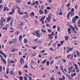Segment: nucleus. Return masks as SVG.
<instances>
[{
	"label": "nucleus",
	"instance_id": "1",
	"mask_svg": "<svg viewBox=\"0 0 80 80\" xmlns=\"http://www.w3.org/2000/svg\"><path fill=\"white\" fill-rule=\"evenodd\" d=\"M71 12H69L68 16H67V18L68 20H69V18H68L69 17V15H70V14H71V16H73L74 15V9L73 8H72L71 10Z\"/></svg>",
	"mask_w": 80,
	"mask_h": 80
},
{
	"label": "nucleus",
	"instance_id": "2",
	"mask_svg": "<svg viewBox=\"0 0 80 80\" xmlns=\"http://www.w3.org/2000/svg\"><path fill=\"white\" fill-rule=\"evenodd\" d=\"M3 21H4V22H6V20L5 19L2 18L0 19V25L2 26V27H3Z\"/></svg>",
	"mask_w": 80,
	"mask_h": 80
},
{
	"label": "nucleus",
	"instance_id": "3",
	"mask_svg": "<svg viewBox=\"0 0 80 80\" xmlns=\"http://www.w3.org/2000/svg\"><path fill=\"white\" fill-rule=\"evenodd\" d=\"M78 16H76L72 20V22L74 23H75V21L77 19H78Z\"/></svg>",
	"mask_w": 80,
	"mask_h": 80
},
{
	"label": "nucleus",
	"instance_id": "4",
	"mask_svg": "<svg viewBox=\"0 0 80 80\" xmlns=\"http://www.w3.org/2000/svg\"><path fill=\"white\" fill-rule=\"evenodd\" d=\"M56 15H63V13L61 11H60L59 10H58V11L56 12Z\"/></svg>",
	"mask_w": 80,
	"mask_h": 80
},
{
	"label": "nucleus",
	"instance_id": "5",
	"mask_svg": "<svg viewBox=\"0 0 80 80\" xmlns=\"http://www.w3.org/2000/svg\"><path fill=\"white\" fill-rule=\"evenodd\" d=\"M51 16H52V13H50L48 15V18H46V20L47 21L49 20H51Z\"/></svg>",
	"mask_w": 80,
	"mask_h": 80
},
{
	"label": "nucleus",
	"instance_id": "6",
	"mask_svg": "<svg viewBox=\"0 0 80 80\" xmlns=\"http://www.w3.org/2000/svg\"><path fill=\"white\" fill-rule=\"evenodd\" d=\"M36 35L38 37H39L40 38V35L39 34V33L38 32V31H36L35 32Z\"/></svg>",
	"mask_w": 80,
	"mask_h": 80
},
{
	"label": "nucleus",
	"instance_id": "7",
	"mask_svg": "<svg viewBox=\"0 0 80 80\" xmlns=\"http://www.w3.org/2000/svg\"><path fill=\"white\" fill-rule=\"evenodd\" d=\"M9 73L11 75H12L14 76L15 74V72H14V71L13 70H11L10 71Z\"/></svg>",
	"mask_w": 80,
	"mask_h": 80
},
{
	"label": "nucleus",
	"instance_id": "8",
	"mask_svg": "<svg viewBox=\"0 0 80 80\" xmlns=\"http://www.w3.org/2000/svg\"><path fill=\"white\" fill-rule=\"evenodd\" d=\"M68 34H69V35L71 33H72V32H72V29H70V28H68Z\"/></svg>",
	"mask_w": 80,
	"mask_h": 80
},
{
	"label": "nucleus",
	"instance_id": "9",
	"mask_svg": "<svg viewBox=\"0 0 80 80\" xmlns=\"http://www.w3.org/2000/svg\"><path fill=\"white\" fill-rule=\"evenodd\" d=\"M20 62L22 65L23 64V63H24V60L22 58L20 59Z\"/></svg>",
	"mask_w": 80,
	"mask_h": 80
},
{
	"label": "nucleus",
	"instance_id": "10",
	"mask_svg": "<svg viewBox=\"0 0 80 80\" xmlns=\"http://www.w3.org/2000/svg\"><path fill=\"white\" fill-rule=\"evenodd\" d=\"M73 47H72V48L67 47V50H69V51H72V50H73Z\"/></svg>",
	"mask_w": 80,
	"mask_h": 80
},
{
	"label": "nucleus",
	"instance_id": "11",
	"mask_svg": "<svg viewBox=\"0 0 80 80\" xmlns=\"http://www.w3.org/2000/svg\"><path fill=\"white\" fill-rule=\"evenodd\" d=\"M23 38V37H22V35H20L19 37V40L20 42H21V41L22 40V38Z\"/></svg>",
	"mask_w": 80,
	"mask_h": 80
},
{
	"label": "nucleus",
	"instance_id": "12",
	"mask_svg": "<svg viewBox=\"0 0 80 80\" xmlns=\"http://www.w3.org/2000/svg\"><path fill=\"white\" fill-rule=\"evenodd\" d=\"M39 13L40 15H42V14H43V11L42 10H40L39 11Z\"/></svg>",
	"mask_w": 80,
	"mask_h": 80
},
{
	"label": "nucleus",
	"instance_id": "13",
	"mask_svg": "<svg viewBox=\"0 0 80 80\" xmlns=\"http://www.w3.org/2000/svg\"><path fill=\"white\" fill-rule=\"evenodd\" d=\"M49 38H50V39H53V36L52 35L50 34H49L48 35Z\"/></svg>",
	"mask_w": 80,
	"mask_h": 80
},
{
	"label": "nucleus",
	"instance_id": "14",
	"mask_svg": "<svg viewBox=\"0 0 80 80\" xmlns=\"http://www.w3.org/2000/svg\"><path fill=\"white\" fill-rule=\"evenodd\" d=\"M11 18L12 17H9V18H8L7 19V22H9L11 20Z\"/></svg>",
	"mask_w": 80,
	"mask_h": 80
},
{
	"label": "nucleus",
	"instance_id": "15",
	"mask_svg": "<svg viewBox=\"0 0 80 80\" xmlns=\"http://www.w3.org/2000/svg\"><path fill=\"white\" fill-rule=\"evenodd\" d=\"M45 16H44L41 19H40V21H42V20H43L45 18Z\"/></svg>",
	"mask_w": 80,
	"mask_h": 80
},
{
	"label": "nucleus",
	"instance_id": "16",
	"mask_svg": "<svg viewBox=\"0 0 80 80\" xmlns=\"http://www.w3.org/2000/svg\"><path fill=\"white\" fill-rule=\"evenodd\" d=\"M11 52H14L15 51V48H12L11 49Z\"/></svg>",
	"mask_w": 80,
	"mask_h": 80
},
{
	"label": "nucleus",
	"instance_id": "17",
	"mask_svg": "<svg viewBox=\"0 0 80 80\" xmlns=\"http://www.w3.org/2000/svg\"><path fill=\"white\" fill-rule=\"evenodd\" d=\"M27 17H29V16L28 15H24L23 16V18H27Z\"/></svg>",
	"mask_w": 80,
	"mask_h": 80
},
{
	"label": "nucleus",
	"instance_id": "18",
	"mask_svg": "<svg viewBox=\"0 0 80 80\" xmlns=\"http://www.w3.org/2000/svg\"><path fill=\"white\" fill-rule=\"evenodd\" d=\"M66 75L67 76L68 78H71V77H70V74H66Z\"/></svg>",
	"mask_w": 80,
	"mask_h": 80
},
{
	"label": "nucleus",
	"instance_id": "19",
	"mask_svg": "<svg viewBox=\"0 0 80 80\" xmlns=\"http://www.w3.org/2000/svg\"><path fill=\"white\" fill-rule=\"evenodd\" d=\"M30 15L31 17H34V15H35L34 12H32L31 14H30Z\"/></svg>",
	"mask_w": 80,
	"mask_h": 80
},
{
	"label": "nucleus",
	"instance_id": "20",
	"mask_svg": "<svg viewBox=\"0 0 80 80\" xmlns=\"http://www.w3.org/2000/svg\"><path fill=\"white\" fill-rule=\"evenodd\" d=\"M77 56L78 57H80V52L78 51H77V52L76 53Z\"/></svg>",
	"mask_w": 80,
	"mask_h": 80
},
{
	"label": "nucleus",
	"instance_id": "21",
	"mask_svg": "<svg viewBox=\"0 0 80 80\" xmlns=\"http://www.w3.org/2000/svg\"><path fill=\"white\" fill-rule=\"evenodd\" d=\"M78 27H80V20H79L78 22Z\"/></svg>",
	"mask_w": 80,
	"mask_h": 80
},
{
	"label": "nucleus",
	"instance_id": "22",
	"mask_svg": "<svg viewBox=\"0 0 80 80\" xmlns=\"http://www.w3.org/2000/svg\"><path fill=\"white\" fill-rule=\"evenodd\" d=\"M41 32H42V33H46V31H45V30H43V29H41Z\"/></svg>",
	"mask_w": 80,
	"mask_h": 80
},
{
	"label": "nucleus",
	"instance_id": "23",
	"mask_svg": "<svg viewBox=\"0 0 80 80\" xmlns=\"http://www.w3.org/2000/svg\"><path fill=\"white\" fill-rule=\"evenodd\" d=\"M21 1L22 0H16V2L18 3H20V2H21Z\"/></svg>",
	"mask_w": 80,
	"mask_h": 80
},
{
	"label": "nucleus",
	"instance_id": "24",
	"mask_svg": "<svg viewBox=\"0 0 80 80\" xmlns=\"http://www.w3.org/2000/svg\"><path fill=\"white\" fill-rule=\"evenodd\" d=\"M44 12L45 14H47V13H48V11H47V9H44Z\"/></svg>",
	"mask_w": 80,
	"mask_h": 80
},
{
	"label": "nucleus",
	"instance_id": "25",
	"mask_svg": "<svg viewBox=\"0 0 80 80\" xmlns=\"http://www.w3.org/2000/svg\"><path fill=\"white\" fill-rule=\"evenodd\" d=\"M6 73L7 74H8L9 73V70H8V68L6 69Z\"/></svg>",
	"mask_w": 80,
	"mask_h": 80
},
{
	"label": "nucleus",
	"instance_id": "26",
	"mask_svg": "<svg viewBox=\"0 0 80 80\" xmlns=\"http://www.w3.org/2000/svg\"><path fill=\"white\" fill-rule=\"evenodd\" d=\"M13 20H12L11 21L10 23V26H12V24H13Z\"/></svg>",
	"mask_w": 80,
	"mask_h": 80
},
{
	"label": "nucleus",
	"instance_id": "27",
	"mask_svg": "<svg viewBox=\"0 0 80 80\" xmlns=\"http://www.w3.org/2000/svg\"><path fill=\"white\" fill-rule=\"evenodd\" d=\"M70 28L72 29V30H73L74 29V28L73 27V26L71 25H70Z\"/></svg>",
	"mask_w": 80,
	"mask_h": 80
},
{
	"label": "nucleus",
	"instance_id": "28",
	"mask_svg": "<svg viewBox=\"0 0 80 80\" xmlns=\"http://www.w3.org/2000/svg\"><path fill=\"white\" fill-rule=\"evenodd\" d=\"M74 28L75 29H76V30H78V28H77V25H75L74 26Z\"/></svg>",
	"mask_w": 80,
	"mask_h": 80
},
{
	"label": "nucleus",
	"instance_id": "29",
	"mask_svg": "<svg viewBox=\"0 0 80 80\" xmlns=\"http://www.w3.org/2000/svg\"><path fill=\"white\" fill-rule=\"evenodd\" d=\"M57 28L58 29V32H59L60 30V27H59V26H57Z\"/></svg>",
	"mask_w": 80,
	"mask_h": 80
},
{
	"label": "nucleus",
	"instance_id": "30",
	"mask_svg": "<svg viewBox=\"0 0 80 80\" xmlns=\"http://www.w3.org/2000/svg\"><path fill=\"white\" fill-rule=\"evenodd\" d=\"M69 36H66L65 37V39L66 41L68 40V38Z\"/></svg>",
	"mask_w": 80,
	"mask_h": 80
},
{
	"label": "nucleus",
	"instance_id": "31",
	"mask_svg": "<svg viewBox=\"0 0 80 80\" xmlns=\"http://www.w3.org/2000/svg\"><path fill=\"white\" fill-rule=\"evenodd\" d=\"M2 55H3V57H4L5 58H7V55L4 53L2 54Z\"/></svg>",
	"mask_w": 80,
	"mask_h": 80
},
{
	"label": "nucleus",
	"instance_id": "32",
	"mask_svg": "<svg viewBox=\"0 0 80 80\" xmlns=\"http://www.w3.org/2000/svg\"><path fill=\"white\" fill-rule=\"evenodd\" d=\"M47 62V60L45 59L44 61L42 62V63L44 64Z\"/></svg>",
	"mask_w": 80,
	"mask_h": 80
},
{
	"label": "nucleus",
	"instance_id": "33",
	"mask_svg": "<svg viewBox=\"0 0 80 80\" xmlns=\"http://www.w3.org/2000/svg\"><path fill=\"white\" fill-rule=\"evenodd\" d=\"M23 68H28V66L26 64L24 66Z\"/></svg>",
	"mask_w": 80,
	"mask_h": 80
},
{
	"label": "nucleus",
	"instance_id": "34",
	"mask_svg": "<svg viewBox=\"0 0 80 80\" xmlns=\"http://www.w3.org/2000/svg\"><path fill=\"white\" fill-rule=\"evenodd\" d=\"M2 61L3 63H5V64H6V61L5 60L3 59Z\"/></svg>",
	"mask_w": 80,
	"mask_h": 80
},
{
	"label": "nucleus",
	"instance_id": "35",
	"mask_svg": "<svg viewBox=\"0 0 80 80\" xmlns=\"http://www.w3.org/2000/svg\"><path fill=\"white\" fill-rule=\"evenodd\" d=\"M2 30H5L7 31V28H5V27H3L2 28Z\"/></svg>",
	"mask_w": 80,
	"mask_h": 80
},
{
	"label": "nucleus",
	"instance_id": "36",
	"mask_svg": "<svg viewBox=\"0 0 80 80\" xmlns=\"http://www.w3.org/2000/svg\"><path fill=\"white\" fill-rule=\"evenodd\" d=\"M37 46H36V47H32L31 48H33V49H36V48H37Z\"/></svg>",
	"mask_w": 80,
	"mask_h": 80
},
{
	"label": "nucleus",
	"instance_id": "37",
	"mask_svg": "<svg viewBox=\"0 0 80 80\" xmlns=\"http://www.w3.org/2000/svg\"><path fill=\"white\" fill-rule=\"evenodd\" d=\"M24 42L25 43H27V39H24Z\"/></svg>",
	"mask_w": 80,
	"mask_h": 80
},
{
	"label": "nucleus",
	"instance_id": "38",
	"mask_svg": "<svg viewBox=\"0 0 80 80\" xmlns=\"http://www.w3.org/2000/svg\"><path fill=\"white\" fill-rule=\"evenodd\" d=\"M46 8L48 10H50L51 9V7H46Z\"/></svg>",
	"mask_w": 80,
	"mask_h": 80
},
{
	"label": "nucleus",
	"instance_id": "39",
	"mask_svg": "<svg viewBox=\"0 0 80 80\" xmlns=\"http://www.w3.org/2000/svg\"><path fill=\"white\" fill-rule=\"evenodd\" d=\"M70 57H71V55H70V54L67 56V58H69Z\"/></svg>",
	"mask_w": 80,
	"mask_h": 80
},
{
	"label": "nucleus",
	"instance_id": "40",
	"mask_svg": "<svg viewBox=\"0 0 80 80\" xmlns=\"http://www.w3.org/2000/svg\"><path fill=\"white\" fill-rule=\"evenodd\" d=\"M60 42L61 43V44L62 45H63V42H64V41H60Z\"/></svg>",
	"mask_w": 80,
	"mask_h": 80
},
{
	"label": "nucleus",
	"instance_id": "41",
	"mask_svg": "<svg viewBox=\"0 0 80 80\" xmlns=\"http://www.w3.org/2000/svg\"><path fill=\"white\" fill-rule=\"evenodd\" d=\"M49 61H48L46 63V64L48 66H49Z\"/></svg>",
	"mask_w": 80,
	"mask_h": 80
},
{
	"label": "nucleus",
	"instance_id": "42",
	"mask_svg": "<svg viewBox=\"0 0 80 80\" xmlns=\"http://www.w3.org/2000/svg\"><path fill=\"white\" fill-rule=\"evenodd\" d=\"M23 77H22V76H21L20 78H19V80H23Z\"/></svg>",
	"mask_w": 80,
	"mask_h": 80
},
{
	"label": "nucleus",
	"instance_id": "43",
	"mask_svg": "<svg viewBox=\"0 0 80 80\" xmlns=\"http://www.w3.org/2000/svg\"><path fill=\"white\" fill-rule=\"evenodd\" d=\"M11 63H15V62H14V61L12 60H11Z\"/></svg>",
	"mask_w": 80,
	"mask_h": 80
},
{
	"label": "nucleus",
	"instance_id": "44",
	"mask_svg": "<svg viewBox=\"0 0 80 80\" xmlns=\"http://www.w3.org/2000/svg\"><path fill=\"white\" fill-rule=\"evenodd\" d=\"M18 73L20 75H22V72L20 71H18Z\"/></svg>",
	"mask_w": 80,
	"mask_h": 80
},
{
	"label": "nucleus",
	"instance_id": "45",
	"mask_svg": "<svg viewBox=\"0 0 80 80\" xmlns=\"http://www.w3.org/2000/svg\"><path fill=\"white\" fill-rule=\"evenodd\" d=\"M72 30H73L74 33H77V32L76 31H75V29L74 28L73 29H72Z\"/></svg>",
	"mask_w": 80,
	"mask_h": 80
},
{
	"label": "nucleus",
	"instance_id": "46",
	"mask_svg": "<svg viewBox=\"0 0 80 80\" xmlns=\"http://www.w3.org/2000/svg\"><path fill=\"white\" fill-rule=\"evenodd\" d=\"M51 80H55V78H53V77H51Z\"/></svg>",
	"mask_w": 80,
	"mask_h": 80
},
{
	"label": "nucleus",
	"instance_id": "47",
	"mask_svg": "<svg viewBox=\"0 0 80 80\" xmlns=\"http://www.w3.org/2000/svg\"><path fill=\"white\" fill-rule=\"evenodd\" d=\"M4 53L1 50H0V53L2 55Z\"/></svg>",
	"mask_w": 80,
	"mask_h": 80
},
{
	"label": "nucleus",
	"instance_id": "48",
	"mask_svg": "<svg viewBox=\"0 0 80 80\" xmlns=\"http://www.w3.org/2000/svg\"><path fill=\"white\" fill-rule=\"evenodd\" d=\"M61 45H62L61 44L58 43V47H60Z\"/></svg>",
	"mask_w": 80,
	"mask_h": 80
},
{
	"label": "nucleus",
	"instance_id": "49",
	"mask_svg": "<svg viewBox=\"0 0 80 80\" xmlns=\"http://www.w3.org/2000/svg\"><path fill=\"white\" fill-rule=\"evenodd\" d=\"M15 34H16V35H18V34H19V32L16 31L15 32Z\"/></svg>",
	"mask_w": 80,
	"mask_h": 80
},
{
	"label": "nucleus",
	"instance_id": "50",
	"mask_svg": "<svg viewBox=\"0 0 80 80\" xmlns=\"http://www.w3.org/2000/svg\"><path fill=\"white\" fill-rule=\"evenodd\" d=\"M46 26H47V27H50V24L48 23L46 24Z\"/></svg>",
	"mask_w": 80,
	"mask_h": 80
},
{
	"label": "nucleus",
	"instance_id": "51",
	"mask_svg": "<svg viewBox=\"0 0 80 80\" xmlns=\"http://www.w3.org/2000/svg\"><path fill=\"white\" fill-rule=\"evenodd\" d=\"M62 60L63 61V62H64V63H65V62H66V60H65V59H62Z\"/></svg>",
	"mask_w": 80,
	"mask_h": 80
},
{
	"label": "nucleus",
	"instance_id": "52",
	"mask_svg": "<svg viewBox=\"0 0 80 80\" xmlns=\"http://www.w3.org/2000/svg\"><path fill=\"white\" fill-rule=\"evenodd\" d=\"M57 73L58 75H61V73H60V72L58 71L57 72Z\"/></svg>",
	"mask_w": 80,
	"mask_h": 80
},
{
	"label": "nucleus",
	"instance_id": "53",
	"mask_svg": "<svg viewBox=\"0 0 80 80\" xmlns=\"http://www.w3.org/2000/svg\"><path fill=\"white\" fill-rule=\"evenodd\" d=\"M34 22L35 24H37V23H38V21H37V20H35Z\"/></svg>",
	"mask_w": 80,
	"mask_h": 80
},
{
	"label": "nucleus",
	"instance_id": "54",
	"mask_svg": "<svg viewBox=\"0 0 80 80\" xmlns=\"http://www.w3.org/2000/svg\"><path fill=\"white\" fill-rule=\"evenodd\" d=\"M50 50H51L52 51H53V48H50Z\"/></svg>",
	"mask_w": 80,
	"mask_h": 80
},
{
	"label": "nucleus",
	"instance_id": "55",
	"mask_svg": "<svg viewBox=\"0 0 80 80\" xmlns=\"http://www.w3.org/2000/svg\"><path fill=\"white\" fill-rule=\"evenodd\" d=\"M5 77H6V78H7V79L8 78V76H7V75L5 74Z\"/></svg>",
	"mask_w": 80,
	"mask_h": 80
},
{
	"label": "nucleus",
	"instance_id": "56",
	"mask_svg": "<svg viewBox=\"0 0 80 80\" xmlns=\"http://www.w3.org/2000/svg\"><path fill=\"white\" fill-rule=\"evenodd\" d=\"M58 58V56H56L55 57V60H57Z\"/></svg>",
	"mask_w": 80,
	"mask_h": 80
},
{
	"label": "nucleus",
	"instance_id": "57",
	"mask_svg": "<svg viewBox=\"0 0 80 80\" xmlns=\"http://www.w3.org/2000/svg\"><path fill=\"white\" fill-rule=\"evenodd\" d=\"M48 32L49 33H50V32H52V31L51 30L49 29H48Z\"/></svg>",
	"mask_w": 80,
	"mask_h": 80
},
{
	"label": "nucleus",
	"instance_id": "58",
	"mask_svg": "<svg viewBox=\"0 0 80 80\" xmlns=\"http://www.w3.org/2000/svg\"><path fill=\"white\" fill-rule=\"evenodd\" d=\"M13 12H11L9 13V15H12V14H13Z\"/></svg>",
	"mask_w": 80,
	"mask_h": 80
},
{
	"label": "nucleus",
	"instance_id": "59",
	"mask_svg": "<svg viewBox=\"0 0 80 80\" xmlns=\"http://www.w3.org/2000/svg\"><path fill=\"white\" fill-rule=\"evenodd\" d=\"M23 78H24V80H28L27 78V77H24Z\"/></svg>",
	"mask_w": 80,
	"mask_h": 80
},
{
	"label": "nucleus",
	"instance_id": "60",
	"mask_svg": "<svg viewBox=\"0 0 80 80\" xmlns=\"http://www.w3.org/2000/svg\"><path fill=\"white\" fill-rule=\"evenodd\" d=\"M56 27H57V26L54 25L52 27V28H53L55 29V28H56Z\"/></svg>",
	"mask_w": 80,
	"mask_h": 80
},
{
	"label": "nucleus",
	"instance_id": "61",
	"mask_svg": "<svg viewBox=\"0 0 80 80\" xmlns=\"http://www.w3.org/2000/svg\"><path fill=\"white\" fill-rule=\"evenodd\" d=\"M42 55H47V53H43L42 54Z\"/></svg>",
	"mask_w": 80,
	"mask_h": 80
},
{
	"label": "nucleus",
	"instance_id": "62",
	"mask_svg": "<svg viewBox=\"0 0 80 80\" xmlns=\"http://www.w3.org/2000/svg\"><path fill=\"white\" fill-rule=\"evenodd\" d=\"M16 8H17V9H18V10H20V7L18 6H17Z\"/></svg>",
	"mask_w": 80,
	"mask_h": 80
},
{
	"label": "nucleus",
	"instance_id": "63",
	"mask_svg": "<svg viewBox=\"0 0 80 80\" xmlns=\"http://www.w3.org/2000/svg\"><path fill=\"white\" fill-rule=\"evenodd\" d=\"M67 7H70V4H68L67 5Z\"/></svg>",
	"mask_w": 80,
	"mask_h": 80
},
{
	"label": "nucleus",
	"instance_id": "64",
	"mask_svg": "<svg viewBox=\"0 0 80 80\" xmlns=\"http://www.w3.org/2000/svg\"><path fill=\"white\" fill-rule=\"evenodd\" d=\"M28 78H29V80H32L31 77H30L29 76V77H28Z\"/></svg>",
	"mask_w": 80,
	"mask_h": 80
}]
</instances>
